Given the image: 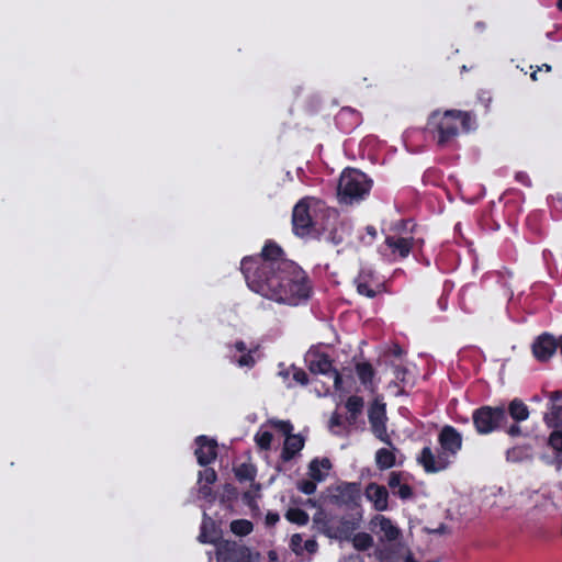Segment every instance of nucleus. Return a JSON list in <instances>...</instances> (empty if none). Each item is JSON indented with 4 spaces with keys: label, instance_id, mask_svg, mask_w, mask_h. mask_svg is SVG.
I'll list each match as a JSON object with an SVG mask.
<instances>
[{
    "label": "nucleus",
    "instance_id": "nucleus-11",
    "mask_svg": "<svg viewBox=\"0 0 562 562\" xmlns=\"http://www.w3.org/2000/svg\"><path fill=\"white\" fill-rule=\"evenodd\" d=\"M366 496L376 510L383 512L387 508V491L384 486L370 483L366 488Z\"/></svg>",
    "mask_w": 562,
    "mask_h": 562
},
{
    "label": "nucleus",
    "instance_id": "nucleus-19",
    "mask_svg": "<svg viewBox=\"0 0 562 562\" xmlns=\"http://www.w3.org/2000/svg\"><path fill=\"white\" fill-rule=\"evenodd\" d=\"M439 131V140L440 145L445 144L451 137H454L458 134V127L454 124L450 123V119H446V113L443 114V119L438 126Z\"/></svg>",
    "mask_w": 562,
    "mask_h": 562
},
{
    "label": "nucleus",
    "instance_id": "nucleus-16",
    "mask_svg": "<svg viewBox=\"0 0 562 562\" xmlns=\"http://www.w3.org/2000/svg\"><path fill=\"white\" fill-rule=\"evenodd\" d=\"M413 240V238L386 237L385 243L393 251H398L400 256L405 258L411 251Z\"/></svg>",
    "mask_w": 562,
    "mask_h": 562
},
{
    "label": "nucleus",
    "instance_id": "nucleus-33",
    "mask_svg": "<svg viewBox=\"0 0 562 562\" xmlns=\"http://www.w3.org/2000/svg\"><path fill=\"white\" fill-rule=\"evenodd\" d=\"M216 473L213 469H205L199 472V483L213 484L216 481Z\"/></svg>",
    "mask_w": 562,
    "mask_h": 562
},
{
    "label": "nucleus",
    "instance_id": "nucleus-21",
    "mask_svg": "<svg viewBox=\"0 0 562 562\" xmlns=\"http://www.w3.org/2000/svg\"><path fill=\"white\" fill-rule=\"evenodd\" d=\"M375 461L380 469H389L395 463V456L391 450L380 449L375 454Z\"/></svg>",
    "mask_w": 562,
    "mask_h": 562
},
{
    "label": "nucleus",
    "instance_id": "nucleus-35",
    "mask_svg": "<svg viewBox=\"0 0 562 562\" xmlns=\"http://www.w3.org/2000/svg\"><path fill=\"white\" fill-rule=\"evenodd\" d=\"M272 441V434L265 431L256 436V442L261 449H269Z\"/></svg>",
    "mask_w": 562,
    "mask_h": 562
},
{
    "label": "nucleus",
    "instance_id": "nucleus-54",
    "mask_svg": "<svg viewBox=\"0 0 562 562\" xmlns=\"http://www.w3.org/2000/svg\"><path fill=\"white\" fill-rule=\"evenodd\" d=\"M236 349L239 350V351H244L246 349V346L243 341H238L236 344Z\"/></svg>",
    "mask_w": 562,
    "mask_h": 562
},
{
    "label": "nucleus",
    "instance_id": "nucleus-49",
    "mask_svg": "<svg viewBox=\"0 0 562 562\" xmlns=\"http://www.w3.org/2000/svg\"><path fill=\"white\" fill-rule=\"evenodd\" d=\"M508 434L510 436H517L520 434V427L517 426V425H513L509 429H508Z\"/></svg>",
    "mask_w": 562,
    "mask_h": 562
},
{
    "label": "nucleus",
    "instance_id": "nucleus-4",
    "mask_svg": "<svg viewBox=\"0 0 562 562\" xmlns=\"http://www.w3.org/2000/svg\"><path fill=\"white\" fill-rule=\"evenodd\" d=\"M259 557L247 547L227 540L220 542L216 548V558L222 562H258Z\"/></svg>",
    "mask_w": 562,
    "mask_h": 562
},
{
    "label": "nucleus",
    "instance_id": "nucleus-29",
    "mask_svg": "<svg viewBox=\"0 0 562 562\" xmlns=\"http://www.w3.org/2000/svg\"><path fill=\"white\" fill-rule=\"evenodd\" d=\"M346 407L348 412L351 414V418L355 419L363 407V400L359 396H351L348 398Z\"/></svg>",
    "mask_w": 562,
    "mask_h": 562
},
{
    "label": "nucleus",
    "instance_id": "nucleus-53",
    "mask_svg": "<svg viewBox=\"0 0 562 562\" xmlns=\"http://www.w3.org/2000/svg\"><path fill=\"white\" fill-rule=\"evenodd\" d=\"M367 232H368V234H369V235H371L372 237H375V235H376L375 228H374V227H372V226H368V227H367Z\"/></svg>",
    "mask_w": 562,
    "mask_h": 562
},
{
    "label": "nucleus",
    "instance_id": "nucleus-45",
    "mask_svg": "<svg viewBox=\"0 0 562 562\" xmlns=\"http://www.w3.org/2000/svg\"><path fill=\"white\" fill-rule=\"evenodd\" d=\"M403 559H404V562H417L414 558L412 550L406 546H405V549L403 552Z\"/></svg>",
    "mask_w": 562,
    "mask_h": 562
},
{
    "label": "nucleus",
    "instance_id": "nucleus-52",
    "mask_svg": "<svg viewBox=\"0 0 562 562\" xmlns=\"http://www.w3.org/2000/svg\"><path fill=\"white\" fill-rule=\"evenodd\" d=\"M392 352H393L394 356L400 357V356H402L403 350H402V348L400 346H394Z\"/></svg>",
    "mask_w": 562,
    "mask_h": 562
},
{
    "label": "nucleus",
    "instance_id": "nucleus-10",
    "mask_svg": "<svg viewBox=\"0 0 562 562\" xmlns=\"http://www.w3.org/2000/svg\"><path fill=\"white\" fill-rule=\"evenodd\" d=\"M439 441L443 450L454 454L462 443L461 435L451 426H445L440 432Z\"/></svg>",
    "mask_w": 562,
    "mask_h": 562
},
{
    "label": "nucleus",
    "instance_id": "nucleus-46",
    "mask_svg": "<svg viewBox=\"0 0 562 562\" xmlns=\"http://www.w3.org/2000/svg\"><path fill=\"white\" fill-rule=\"evenodd\" d=\"M340 424H341L340 416H339V415H337V414H334V415L331 416V418H330V422H329V427H330V429H331L334 432H336V431L334 430V428H335V427H337V426H339Z\"/></svg>",
    "mask_w": 562,
    "mask_h": 562
},
{
    "label": "nucleus",
    "instance_id": "nucleus-12",
    "mask_svg": "<svg viewBox=\"0 0 562 562\" xmlns=\"http://www.w3.org/2000/svg\"><path fill=\"white\" fill-rule=\"evenodd\" d=\"M308 368L312 373L326 374L333 372L335 387H340L341 376L331 368V361L327 356H319L317 359L312 360Z\"/></svg>",
    "mask_w": 562,
    "mask_h": 562
},
{
    "label": "nucleus",
    "instance_id": "nucleus-26",
    "mask_svg": "<svg viewBox=\"0 0 562 562\" xmlns=\"http://www.w3.org/2000/svg\"><path fill=\"white\" fill-rule=\"evenodd\" d=\"M373 434L392 449H395L386 434L385 422L371 424Z\"/></svg>",
    "mask_w": 562,
    "mask_h": 562
},
{
    "label": "nucleus",
    "instance_id": "nucleus-20",
    "mask_svg": "<svg viewBox=\"0 0 562 562\" xmlns=\"http://www.w3.org/2000/svg\"><path fill=\"white\" fill-rule=\"evenodd\" d=\"M370 424L382 423L386 420L385 404L375 400L369 409Z\"/></svg>",
    "mask_w": 562,
    "mask_h": 562
},
{
    "label": "nucleus",
    "instance_id": "nucleus-15",
    "mask_svg": "<svg viewBox=\"0 0 562 562\" xmlns=\"http://www.w3.org/2000/svg\"><path fill=\"white\" fill-rule=\"evenodd\" d=\"M418 460L427 472H437L446 467V464L440 460L438 462L436 461L430 448L428 447L423 449Z\"/></svg>",
    "mask_w": 562,
    "mask_h": 562
},
{
    "label": "nucleus",
    "instance_id": "nucleus-51",
    "mask_svg": "<svg viewBox=\"0 0 562 562\" xmlns=\"http://www.w3.org/2000/svg\"><path fill=\"white\" fill-rule=\"evenodd\" d=\"M330 467H331V464H330V461L328 459H323L322 461H319V468L329 470Z\"/></svg>",
    "mask_w": 562,
    "mask_h": 562
},
{
    "label": "nucleus",
    "instance_id": "nucleus-38",
    "mask_svg": "<svg viewBox=\"0 0 562 562\" xmlns=\"http://www.w3.org/2000/svg\"><path fill=\"white\" fill-rule=\"evenodd\" d=\"M299 490L301 492H303L304 494L306 495H311L315 492L316 490V484L314 481H311V480H306V481H303L299 484Z\"/></svg>",
    "mask_w": 562,
    "mask_h": 562
},
{
    "label": "nucleus",
    "instance_id": "nucleus-7",
    "mask_svg": "<svg viewBox=\"0 0 562 562\" xmlns=\"http://www.w3.org/2000/svg\"><path fill=\"white\" fill-rule=\"evenodd\" d=\"M292 222L296 235L305 236L310 233L313 221L305 201H300L294 206Z\"/></svg>",
    "mask_w": 562,
    "mask_h": 562
},
{
    "label": "nucleus",
    "instance_id": "nucleus-40",
    "mask_svg": "<svg viewBox=\"0 0 562 562\" xmlns=\"http://www.w3.org/2000/svg\"><path fill=\"white\" fill-rule=\"evenodd\" d=\"M293 379L302 385H306L308 383L307 374L300 369H294Z\"/></svg>",
    "mask_w": 562,
    "mask_h": 562
},
{
    "label": "nucleus",
    "instance_id": "nucleus-32",
    "mask_svg": "<svg viewBox=\"0 0 562 562\" xmlns=\"http://www.w3.org/2000/svg\"><path fill=\"white\" fill-rule=\"evenodd\" d=\"M357 282V291L361 295H366L368 297H374L375 292L368 288L366 277L363 274H360Z\"/></svg>",
    "mask_w": 562,
    "mask_h": 562
},
{
    "label": "nucleus",
    "instance_id": "nucleus-2",
    "mask_svg": "<svg viewBox=\"0 0 562 562\" xmlns=\"http://www.w3.org/2000/svg\"><path fill=\"white\" fill-rule=\"evenodd\" d=\"M313 525L317 531L329 539L348 541L351 535L359 528L357 521L345 517H328L324 512H318L313 517Z\"/></svg>",
    "mask_w": 562,
    "mask_h": 562
},
{
    "label": "nucleus",
    "instance_id": "nucleus-27",
    "mask_svg": "<svg viewBox=\"0 0 562 562\" xmlns=\"http://www.w3.org/2000/svg\"><path fill=\"white\" fill-rule=\"evenodd\" d=\"M286 518L290 521L299 525H305L308 521V515L300 508L289 509L286 513Z\"/></svg>",
    "mask_w": 562,
    "mask_h": 562
},
{
    "label": "nucleus",
    "instance_id": "nucleus-23",
    "mask_svg": "<svg viewBox=\"0 0 562 562\" xmlns=\"http://www.w3.org/2000/svg\"><path fill=\"white\" fill-rule=\"evenodd\" d=\"M358 376L363 384H368L372 381L374 375L373 368L370 363H358L356 367Z\"/></svg>",
    "mask_w": 562,
    "mask_h": 562
},
{
    "label": "nucleus",
    "instance_id": "nucleus-9",
    "mask_svg": "<svg viewBox=\"0 0 562 562\" xmlns=\"http://www.w3.org/2000/svg\"><path fill=\"white\" fill-rule=\"evenodd\" d=\"M198 448L195 456L200 465H206L216 458V443L209 440L206 437L201 436L196 439Z\"/></svg>",
    "mask_w": 562,
    "mask_h": 562
},
{
    "label": "nucleus",
    "instance_id": "nucleus-36",
    "mask_svg": "<svg viewBox=\"0 0 562 562\" xmlns=\"http://www.w3.org/2000/svg\"><path fill=\"white\" fill-rule=\"evenodd\" d=\"M271 425L281 431L285 437L291 434L292 425L289 422L284 420H271Z\"/></svg>",
    "mask_w": 562,
    "mask_h": 562
},
{
    "label": "nucleus",
    "instance_id": "nucleus-28",
    "mask_svg": "<svg viewBox=\"0 0 562 562\" xmlns=\"http://www.w3.org/2000/svg\"><path fill=\"white\" fill-rule=\"evenodd\" d=\"M337 490L340 492L344 503L352 502L358 496V488L356 484H346L344 486H339Z\"/></svg>",
    "mask_w": 562,
    "mask_h": 562
},
{
    "label": "nucleus",
    "instance_id": "nucleus-6",
    "mask_svg": "<svg viewBox=\"0 0 562 562\" xmlns=\"http://www.w3.org/2000/svg\"><path fill=\"white\" fill-rule=\"evenodd\" d=\"M370 528L372 531H375V528H379V531L376 533H381L379 540L381 542L387 541L393 542L396 541L401 535L402 531L400 528H397L390 518L376 515L370 520Z\"/></svg>",
    "mask_w": 562,
    "mask_h": 562
},
{
    "label": "nucleus",
    "instance_id": "nucleus-1",
    "mask_svg": "<svg viewBox=\"0 0 562 562\" xmlns=\"http://www.w3.org/2000/svg\"><path fill=\"white\" fill-rule=\"evenodd\" d=\"M282 249L276 244H267L262 249L263 263L259 270L257 291L278 302L296 304L306 299L310 286L304 271L293 261L281 258Z\"/></svg>",
    "mask_w": 562,
    "mask_h": 562
},
{
    "label": "nucleus",
    "instance_id": "nucleus-31",
    "mask_svg": "<svg viewBox=\"0 0 562 562\" xmlns=\"http://www.w3.org/2000/svg\"><path fill=\"white\" fill-rule=\"evenodd\" d=\"M549 446L557 452L562 453V431L554 430L548 439Z\"/></svg>",
    "mask_w": 562,
    "mask_h": 562
},
{
    "label": "nucleus",
    "instance_id": "nucleus-37",
    "mask_svg": "<svg viewBox=\"0 0 562 562\" xmlns=\"http://www.w3.org/2000/svg\"><path fill=\"white\" fill-rule=\"evenodd\" d=\"M200 484V487H199V495L202 497V498H205V499H213L214 498V494L212 492V488H211V485L212 484H207V483H199Z\"/></svg>",
    "mask_w": 562,
    "mask_h": 562
},
{
    "label": "nucleus",
    "instance_id": "nucleus-50",
    "mask_svg": "<svg viewBox=\"0 0 562 562\" xmlns=\"http://www.w3.org/2000/svg\"><path fill=\"white\" fill-rule=\"evenodd\" d=\"M427 532H434V533H445L447 531V527L445 525H440L439 528L430 530L426 529Z\"/></svg>",
    "mask_w": 562,
    "mask_h": 562
},
{
    "label": "nucleus",
    "instance_id": "nucleus-3",
    "mask_svg": "<svg viewBox=\"0 0 562 562\" xmlns=\"http://www.w3.org/2000/svg\"><path fill=\"white\" fill-rule=\"evenodd\" d=\"M369 190L366 175L356 169H346L338 182V196L341 202L351 203L361 199Z\"/></svg>",
    "mask_w": 562,
    "mask_h": 562
},
{
    "label": "nucleus",
    "instance_id": "nucleus-55",
    "mask_svg": "<svg viewBox=\"0 0 562 562\" xmlns=\"http://www.w3.org/2000/svg\"><path fill=\"white\" fill-rule=\"evenodd\" d=\"M270 562H277V554L273 551L269 552Z\"/></svg>",
    "mask_w": 562,
    "mask_h": 562
},
{
    "label": "nucleus",
    "instance_id": "nucleus-58",
    "mask_svg": "<svg viewBox=\"0 0 562 562\" xmlns=\"http://www.w3.org/2000/svg\"><path fill=\"white\" fill-rule=\"evenodd\" d=\"M558 5H559V8L562 10V0H559V1H558Z\"/></svg>",
    "mask_w": 562,
    "mask_h": 562
},
{
    "label": "nucleus",
    "instance_id": "nucleus-34",
    "mask_svg": "<svg viewBox=\"0 0 562 562\" xmlns=\"http://www.w3.org/2000/svg\"><path fill=\"white\" fill-rule=\"evenodd\" d=\"M308 471H310V475L313 480H315V481L324 480V474L321 472L319 461L317 459L313 460L310 463Z\"/></svg>",
    "mask_w": 562,
    "mask_h": 562
},
{
    "label": "nucleus",
    "instance_id": "nucleus-13",
    "mask_svg": "<svg viewBox=\"0 0 562 562\" xmlns=\"http://www.w3.org/2000/svg\"><path fill=\"white\" fill-rule=\"evenodd\" d=\"M405 544L398 542L394 546L379 548L374 555L379 562H398V554L404 552Z\"/></svg>",
    "mask_w": 562,
    "mask_h": 562
},
{
    "label": "nucleus",
    "instance_id": "nucleus-48",
    "mask_svg": "<svg viewBox=\"0 0 562 562\" xmlns=\"http://www.w3.org/2000/svg\"><path fill=\"white\" fill-rule=\"evenodd\" d=\"M278 520H279V516H278L277 514H269V515L267 516V522H268L269 525H273V524H276Z\"/></svg>",
    "mask_w": 562,
    "mask_h": 562
},
{
    "label": "nucleus",
    "instance_id": "nucleus-60",
    "mask_svg": "<svg viewBox=\"0 0 562 562\" xmlns=\"http://www.w3.org/2000/svg\"><path fill=\"white\" fill-rule=\"evenodd\" d=\"M544 69H547V71H550L551 67L549 65H544Z\"/></svg>",
    "mask_w": 562,
    "mask_h": 562
},
{
    "label": "nucleus",
    "instance_id": "nucleus-47",
    "mask_svg": "<svg viewBox=\"0 0 562 562\" xmlns=\"http://www.w3.org/2000/svg\"><path fill=\"white\" fill-rule=\"evenodd\" d=\"M549 397H550L552 404H555V402H558L562 398V392L554 391V392L550 393Z\"/></svg>",
    "mask_w": 562,
    "mask_h": 562
},
{
    "label": "nucleus",
    "instance_id": "nucleus-18",
    "mask_svg": "<svg viewBox=\"0 0 562 562\" xmlns=\"http://www.w3.org/2000/svg\"><path fill=\"white\" fill-rule=\"evenodd\" d=\"M508 412L512 418L516 422H522L529 417L528 407L522 401L518 398H515L509 403Z\"/></svg>",
    "mask_w": 562,
    "mask_h": 562
},
{
    "label": "nucleus",
    "instance_id": "nucleus-43",
    "mask_svg": "<svg viewBox=\"0 0 562 562\" xmlns=\"http://www.w3.org/2000/svg\"><path fill=\"white\" fill-rule=\"evenodd\" d=\"M318 544L314 539H308L304 542L303 550H306L310 553H315L317 551Z\"/></svg>",
    "mask_w": 562,
    "mask_h": 562
},
{
    "label": "nucleus",
    "instance_id": "nucleus-25",
    "mask_svg": "<svg viewBox=\"0 0 562 562\" xmlns=\"http://www.w3.org/2000/svg\"><path fill=\"white\" fill-rule=\"evenodd\" d=\"M460 119L463 130L470 131L471 130V116L467 112L456 111V110H448L446 111V119Z\"/></svg>",
    "mask_w": 562,
    "mask_h": 562
},
{
    "label": "nucleus",
    "instance_id": "nucleus-42",
    "mask_svg": "<svg viewBox=\"0 0 562 562\" xmlns=\"http://www.w3.org/2000/svg\"><path fill=\"white\" fill-rule=\"evenodd\" d=\"M401 485V475L398 473L392 472L389 479V486L391 488H396Z\"/></svg>",
    "mask_w": 562,
    "mask_h": 562
},
{
    "label": "nucleus",
    "instance_id": "nucleus-14",
    "mask_svg": "<svg viewBox=\"0 0 562 562\" xmlns=\"http://www.w3.org/2000/svg\"><path fill=\"white\" fill-rule=\"evenodd\" d=\"M304 447V439L300 435H288L284 441L283 458L290 460Z\"/></svg>",
    "mask_w": 562,
    "mask_h": 562
},
{
    "label": "nucleus",
    "instance_id": "nucleus-30",
    "mask_svg": "<svg viewBox=\"0 0 562 562\" xmlns=\"http://www.w3.org/2000/svg\"><path fill=\"white\" fill-rule=\"evenodd\" d=\"M235 474L240 481H251L255 472L251 465L243 463L235 470Z\"/></svg>",
    "mask_w": 562,
    "mask_h": 562
},
{
    "label": "nucleus",
    "instance_id": "nucleus-5",
    "mask_svg": "<svg viewBox=\"0 0 562 562\" xmlns=\"http://www.w3.org/2000/svg\"><path fill=\"white\" fill-rule=\"evenodd\" d=\"M506 418L504 407L483 406L473 414V423L477 432L486 435L495 430Z\"/></svg>",
    "mask_w": 562,
    "mask_h": 562
},
{
    "label": "nucleus",
    "instance_id": "nucleus-39",
    "mask_svg": "<svg viewBox=\"0 0 562 562\" xmlns=\"http://www.w3.org/2000/svg\"><path fill=\"white\" fill-rule=\"evenodd\" d=\"M302 536L299 533H295L291 537V548L296 554H302L303 548H302Z\"/></svg>",
    "mask_w": 562,
    "mask_h": 562
},
{
    "label": "nucleus",
    "instance_id": "nucleus-56",
    "mask_svg": "<svg viewBox=\"0 0 562 562\" xmlns=\"http://www.w3.org/2000/svg\"><path fill=\"white\" fill-rule=\"evenodd\" d=\"M280 375H282L283 379H286L289 376V372L288 371H281Z\"/></svg>",
    "mask_w": 562,
    "mask_h": 562
},
{
    "label": "nucleus",
    "instance_id": "nucleus-59",
    "mask_svg": "<svg viewBox=\"0 0 562 562\" xmlns=\"http://www.w3.org/2000/svg\"><path fill=\"white\" fill-rule=\"evenodd\" d=\"M557 460H558V465L560 467L561 463H562V459L561 458H557Z\"/></svg>",
    "mask_w": 562,
    "mask_h": 562
},
{
    "label": "nucleus",
    "instance_id": "nucleus-44",
    "mask_svg": "<svg viewBox=\"0 0 562 562\" xmlns=\"http://www.w3.org/2000/svg\"><path fill=\"white\" fill-rule=\"evenodd\" d=\"M397 494L400 495L401 498L405 499V498H408L412 495V490H411V487L408 485L402 484L398 487Z\"/></svg>",
    "mask_w": 562,
    "mask_h": 562
},
{
    "label": "nucleus",
    "instance_id": "nucleus-8",
    "mask_svg": "<svg viewBox=\"0 0 562 562\" xmlns=\"http://www.w3.org/2000/svg\"><path fill=\"white\" fill-rule=\"evenodd\" d=\"M557 348V339L550 334H542L535 340L532 352L538 360L547 361L554 355Z\"/></svg>",
    "mask_w": 562,
    "mask_h": 562
},
{
    "label": "nucleus",
    "instance_id": "nucleus-17",
    "mask_svg": "<svg viewBox=\"0 0 562 562\" xmlns=\"http://www.w3.org/2000/svg\"><path fill=\"white\" fill-rule=\"evenodd\" d=\"M348 541H351L352 547L357 551H367L370 548H372V546L374 543L373 537L367 532H358V533L353 532L351 535V538H349Z\"/></svg>",
    "mask_w": 562,
    "mask_h": 562
},
{
    "label": "nucleus",
    "instance_id": "nucleus-24",
    "mask_svg": "<svg viewBox=\"0 0 562 562\" xmlns=\"http://www.w3.org/2000/svg\"><path fill=\"white\" fill-rule=\"evenodd\" d=\"M231 530L238 536H246L252 530V524L248 520L239 519L231 524Z\"/></svg>",
    "mask_w": 562,
    "mask_h": 562
},
{
    "label": "nucleus",
    "instance_id": "nucleus-41",
    "mask_svg": "<svg viewBox=\"0 0 562 562\" xmlns=\"http://www.w3.org/2000/svg\"><path fill=\"white\" fill-rule=\"evenodd\" d=\"M238 363L241 367H252L255 364V359L250 353H247L239 358Z\"/></svg>",
    "mask_w": 562,
    "mask_h": 562
},
{
    "label": "nucleus",
    "instance_id": "nucleus-22",
    "mask_svg": "<svg viewBox=\"0 0 562 562\" xmlns=\"http://www.w3.org/2000/svg\"><path fill=\"white\" fill-rule=\"evenodd\" d=\"M562 405L552 404L550 411L544 414V422L549 427H558L561 424Z\"/></svg>",
    "mask_w": 562,
    "mask_h": 562
},
{
    "label": "nucleus",
    "instance_id": "nucleus-57",
    "mask_svg": "<svg viewBox=\"0 0 562 562\" xmlns=\"http://www.w3.org/2000/svg\"><path fill=\"white\" fill-rule=\"evenodd\" d=\"M537 74H538V71H533V72L531 74V79H532V80H537V79H538V78H537Z\"/></svg>",
    "mask_w": 562,
    "mask_h": 562
}]
</instances>
